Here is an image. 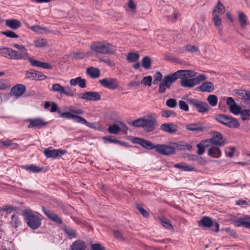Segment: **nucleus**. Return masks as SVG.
<instances>
[{
	"instance_id": "f257e3e1",
	"label": "nucleus",
	"mask_w": 250,
	"mask_h": 250,
	"mask_svg": "<svg viewBox=\"0 0 250 250\" xmlns=\"http://www.w3.org/2000/svg\"><path fill=\"white\" fill-rule=\"evenodd\" d=\"M196 73L190 70H180L175 73L165 76L162 81L160 83L158 92L164 93L167 89H169L172 83L178 79H182L183 76L195 77Z\"/></svg>"
},
{
	"instance_id": "f03ea898",
	"label": "nucleus",
	"mask_w": 250,
	"mask_h": 250,
	"mask_svg": "<svg viewBox=\"0 0 250 250\" xmlns=\"http://www.w3.org/2000/svg\"><path fill=\"white\" fill-rule=\"evenodd\" d=\"M90 48L96 54H112L117 50L115 46L105 42H92Z\"/></svg>"
},
{
	"instance_id": "7ed1b4c3",
	"label": "nucleus",
	"mask_w": 250,
	"mask_h": 250,
	"mask_svg": "<svg viewBox=\"0 0 250 250\" xmlns=\"http://www.w3.org/2000/svg\"><path fill=\"white\" fill-rule=\"evenodd\" d=\"M23 215L27 225L32 229H36L41 226V218L35 215L31 210H25Z\"/></svg>"
},
{
	"instance_id": "20e7f679",
	"label": "nucleus",
	"mask_w": 250,
	"mask_h": 250,
	"mask_svg": "<svg viewBox=\"0 0 250 250\" xmlns=\"http://www.w3.org/2000/svg\"><path fill=\"white\" fill-rule=\"evenodd\" d=\"M214 118L217 122L229 128H236L240 126V124L237 119L226 115H216Z\"/></svg>"
},
{
	"instance_id": "39448f33",
	"label": "nucleus",
	"mask_w": 250,
	"mask_h": 250,
	"mask_svg": "<svg viewBox=\"0 0 250 250\" xmlns=\"http://www.w3.org/2000/svg\"><path fill=\"white\" fill-rule=\"evenodd\" d=\"M178 147V144L170 142L168 145H156L155 150L161 155L167 156L175 154V151Z\"/></svg>"
},
{
	"instance_id": "423d86ee",
	"label": "nucleus",
	"mask_w": 250,
	"mask_h": 250,
	"mask_svg": "<svg viewBox=\"0 0 250 250\" xmlns=\"http://www.w3.org/2000/svg\"><path fill=\"white\" fill-rule=\"evenodd\" d=\"M189 76H183L181 81V85L183 87H192L206 80V77L204 75H199L197 77L188 79Z\"/></svg>"
},
{
	"instance_id": "0eeeda50",
	"label": "nucleus",
	"mask_w": 250,
	"mask_h": 250,
	"mask_svg": "<svg viewBox=\"0 0 250 250\" xmlns=\"http://www.w3.org/2000/svg\"><path fill=\"white\" fill-rule=\"evenodd\" d=\"M188 103L195 107L200 113H206L209 109V106L207 103L198 101L195 99H188Z\"/></svg>"
},
{
	"instance_id": "6e6552de",
	"label": "nucleus",
	"mask_w": 250,
	"mask_h": 250,
	"mask_svg": "<svg viewBox=\"0 0 250 250\" xmlns=\"http://www.w3.org/2000/svg\"><path fill=\"white\" fill-rule=\"evenodd\" d=\"M213 137L209 139L206 140H203L202 143H208L210 145L222 146L225 144V141L223 140V137L222 135L217 131H214L212 132Z\"/></svg>"
},
{
	"instance_id": "1a4fd4ad",
	"label": "nucleus",
	"mask_w": 250,
	"mask_h": 250,
	"mask_svg": "<svg viewBox=\"0 0 250 250\" xmlns=\"http://www.w3.org/2000/svg\"><path fill=\"white\" fill-rule=\"evenodd\" d=\"M233 224L236 227L243 226L250 229V216L245 215L243 217L236 218L233 217L231 219Z\"/></svg>"
},
{
	"instance_id": "9d476101",
	"label": "nucleus",
	"mask_w": 250,
	"mask_h": 250,
	"mask_svg": "<svg viewBox=\"0 0 250 250\" xmlns=\"http://www.w3.org/2000/svg\"><path fill=\"white\" fill-rule=\"evenodd\" d=\"M99 83L104 87L110 89H116L119 87V83L116 78H108L100 80Z\"/></svg>"
},
{
	"instance_id": "9b49d317",
	"label": "nucleus",
	"mask_w": 250,
	"mask_h": 250,
	"mask_svg": "<svg viewBox=\"0 0 250 250\" xmlns=\"http://www.w3.org/2000/svg\"><path fill=\"white\" fill-rule=\"evenodd\" d=\"M52 90L54 92H60L68 97H73L75 95V91L72 90L70 87L68 86L63 87L58 83L52 85Z\"/></svg>"
},
{
	"instance_id": "f8f14e48",
	"label": "nucleus",
	"mask_w": 250,
	"mask_h": 250,
	"mask_svg": "<svg viewBox=\"0 0 250 250\" xmlns=\"http://www.w3.org/2000/svg\"><path fill=\"white\" fill-rule=\"evenodd\" d=\"M157 125L156 119L149 116L148 119L145 118L143 128L146 132H150L155 129Z\"/></svg>"
},
{
	"instance_id": "ddd939ff",
	"label": "nucleus",
	"mask_w": 250,
	"mask_h": 250,
	"mask_svg": "<svg viewBox=\"0 0 250 250\" xmlns=\"http://www.w3.org/2000/svg\"><path fill=\"white\" fill-rule=\"evenodd\" d=\"M13 47L19 50V51H16V60H26L27 57L29 55L27 49H26L23 45L18 44H14L13 45Z\"/></svg>"
},
{
	"instance_id": "4468645a",
	"label": "nucleus",
	"mask_w": 250,
	"mask_h": 250,
	"mask_svg": "<svg viewBox=\"0 0 250 250\" xmlns=\"http://www.w3.org/2000/svg\"><path fill=\"white\" fill-rule=\"evenodd\" d=\"M29 123L28 125V128H41L47 124V122H45L43 120L40 118L28 119L26 120Z\"/></svg>"
},
{
	"instance_id": "2eb2a0df",
	"label": "nucleus",
	"mask_w": 250,
	"mask_h": 250,
	"mask_svg": "<svg viewBox=\"0 0 250 250\" xmlns=\"http://www.w3.org/2000/svg\"><path fill=\"white\" fill-rule=\"evenodd\" d=\"M26 60L29 61L31 65L33 67H41L47 69H51L52 68V66L50 63L36 60L34 58L30 57L29 55L27 57Z\"/></svg>"
},
{
	"instance_id": "dca6fc26",
	"label": "nucleus",
	"mask_w": 250,
	"mask_h": 250,
	"mask_svg": "<svg viewBox=\"0 0 250 250\" xmlns=\"http://www.w3.org/2000/svg\"><path fill=\"white\" fill-rule=\"evenodd\" d=\"M80 98L87 101H98L101 99L100 94L95 91L86 92L79 94Z\"/></svg>"
},
{
	"instance_id": "f3484780",
	"label": "nucleus",
	"mask_w": 250,
	"mask_h": 250,
	"mask_svg": "<svg viewBox=\"0 0 250 250\" xmlns=\"http://www.w3.org/2000/svg\"><path fill=\"white\" fill-rule=\"evenodd\" d=\"M16 50L9 47H1L0 48V55L9 59L16 60Z\"/></svg>"
},
{
	"instance_id": "a211bd4d",
	"label": "nucleus",
	"mask_w": 250,
	"mask_h": 250,
	"mask_svg": "<svg viewBox=\"0 0 250 250\" xmlns=\"http://www.w3.org/2000/svg\"><path fill=\"white\" fill-rule=\"evenodd\" d=\"M42 209L44 214L51 221L58 224H62V219L57 214L44 207H42Z\"/></svg>"
},
{
	"instance_id": "6ab92c4d",
	"label": "nucleus",
	"mask_w": 250,
	"mask_h": 250,
	"mask_svg": "<svg viewBox=\"0 0 250 250\" xmlns=\"http://www.w3.org/2000/svg\"><path fill=\"white\" fill-rule=\"evenodd\" d=\"M200 223L204 227H209L212 226V229L215 231L218 232L219 230V225L218 223L215 222L213 224L212 220L208 217H204L200 220Z\"/></svg>"
},
{
	"instance_id": "aec40b11",
	"label": "nucleus",
	"mask_w": 250,
	"mask_h": 250,
	"mask_svg": "<svg viewBox=\"0 0 250 250\" xmlns=\"http://www.w3.org/2000/svg\"><path fill=\"white\" fill-rule=\"evenodd\" d=\"M68 109L69 112H63L61 115V117L62 118L72 119L73 120L75 114L77 115H81L83 113V111L81 109H73L71 106L69 107Z\"/></svg>"
},
{
	"instance_id": "412c9836",
	"label": "nucleus",
	"mask_w": 250,
	"mask_h": 250,
	"mask_svg": "<svg viewBox=\"0 0 250 250\" xmlns=\"http://www.w3.org/2000/svg\"><path fill=\"white\" fill-rule=\"evenodd\" d=\"M178 126L173 123H165L160 126V129L169 134H173L178 131Z\"/></svg>"
},
{
	"instance_id": "4be33fe9",
	"label": "nucleus",
	"mask_w": 250,
	"mask_h": 250,
	"mask_svg": "<svg viewBox=\"0 0 250 250\" xmlns=\"http://www.w3.org/2000/svg\"><path fill=\"white\" fill-rule=\"evenodd\" d=\"M65 151L62 149L50 150L46 148L43 150V153L47 158H56L58 156H61L65 153Z\"/></svg>"
},
{
	"instance_id": "5701e85b",
	"label": "nucleus",
	"mask_w": 250,
	"mask_h": 250,
	"mask_svg": "<svg viewBox=\"0 0 250 250\" xmlns=\"http://www.w3.org/2000/svg\"><path fill=\"white\" fill-rule=\"evenodd\" d=\"M134 143L148 149H155L156 145H154L152 143L148 140L136 138L134 139Z\"/></svg>"
},
{
	"instance_id": "b1692460",
	"label": "nucleus",
	"mask_w": 250,
	"mask_h": 250,
	"mask_svg": "<svg viewBox=\"0 0 250 250\" xmlns=\"http://www.w3.org/2000/svg\"><path fill=\"white\" fill-rule=\"evenodd\" d=\"M25 90V85L22 84H17L11 89V92L15 97H19L24 93Z\"/></svg>"
},
{
	"instance_id": "393cba45",
	"label": "nucleus",
	"mask_w": 250,
	"mask_h": 250,
	"mask_svg": "<svg viewBox=\"0 0 250 250\" xmlns=\"http://www.w3.org/2000/svg\"><path fill=\"white\" fill-rule=\"evenodd\" d=\"M85 242L81 240H77L71 245L70 250H86Z\"/></svg>"
},
{
	"instance_id": "a878e982",
	"label": "nucleus",
	"mask_w": 250,
	"mask_h": 250,
	"mask_svg": "<svg viewBox=\"0 0 250 250\" xmlns=\"http://www.w3.org/2000/svg\"><path fill=\"white\" fill-rule=\"evenodd\" d=\"M5 25L12 29L16 30L21 26V22L17 19H9L5 21Z\"/></svg>"
},
{
	"instance_id": "bb28decb",
	"label": "nucleus",
	"mask_w": 250,
	"mask_h": 250,
	"mask_svg": "<svg viewBox=\"0 0 250 250\" xmlns=\"http://www.w3.org/2000/svg\"><path fill=\"white\" fill-rule=\"evenodd\" d=\"M186 129L187 130L194 132H202L204 131V128L199 124H187L186 126Z\"/></svg>"
},
{
	"instance_id": "cd10ccee",
	"label": "nucleus",
	"mask_w": 250,
	"mask_h": 250,
	"mask_svg": "<svg viewBox=\"0 0 250 250\" xmlns=\"http://www.w3.org/2000/svg\"><path fill=\"white\" fill-rule=\"evenodd\" d=\"M208 155L213 158H219L221 155V151L218 147L213 146L208 149Z\"/></svg>"
},
{
	"instance_id": "c85d7f7f",
	"label": "nucleus",
	"mask_w": 250,
	"mask_h": 250,
	"mask_svg": "<svg viewBox=\"0 0 250 250\" xmlns=\"http://www.w3.org/2000/svg\"><path fill=\"white\" fill-rule=\"evenodd\" d=\"M71 85L75 86L78 84L81 88H84L86 86V81L84 79L81 77H77L75 79H72L70 81Z\"/></svg>"
},
{
	"instance_id": "c756f323",
	"label": "nucleus",
	"mask_w": 250,
	"mask_h": 250,
	"mask_svg": "<svg viewBox=\"0 0 250 250\" xmlns=\"http://www.w3.org/2000/svg\"><path fill=\"white\" fill-rule=\"evenodd\" d=\"M202 92H211L214 90V86L211 82H204L199 87Z\"/></svg>"
},
{
	"instance_id": "7c9ffc66",
	"label": "nucleus",
	"mask_w": 250,
	"mask_h": 250,
	"mask_svg": "<svg viewBox=\"0 0 250 250\" xmlns=\"http://www.w3.org/2000/svg\"><path fill=\"white\" fill-rule=\"evenodd\" d=\"M212 21L214 22V25L218 30V33L221 35L222 33V26L221 18L217 15H214L212 18Z\"/></svg>"
},
{
	"instance_id": "2f4dec72",
	"label": "nucleus",
	"mask_w": 250,
	"mask_h": 250,
	"mask_svg": "<svg viewBox=\"0 0 250 250\" xmlns=\"http://www.w3.org/2000/svg\"><path fill=\"white\" fill-rule=\"evenodd\" d=\"M28 28L30 29L33 31L39 34L49 33L52 32L51 31H50L46 28L41 27L37 25H35L31 27H28Z\"/></svg>"
},
{
	"instance_id": "473e14b6",
	"label": "nucleus",
	"mask_w": 250,
	"mask_h": 250,
	"mask_svg": "<svg viewBox=\"0 0 250 250\" xmlns=\"http://www.w3.org/2000/svg\"><path fill=\"white\" fill-rule=\"evenodd\" d=\"M86 73L92 78H97L100 76V70L95 67H90L87 68Z\"/></svg>"
},
{
	"instance_id": "72a5a7b5",
	"label": "nucleus",
	"mask_w": 250,
	"mask_h": 250,
	"mask_svg": "<svg viewBox=\"0 0 250 250\" xmlns=\"http://www.w3.org/2000/svg\"><path fill=\"white\" fill-rule=\"evenodd\" d=\"M225 12V7L220 1H218L217 4L214 6L212 14L216 15L223 14Z\"/></svg>"
},
{
	"instance_id": "f704fd0d",
	"label": "nucleus",
	"mask_w": 250,
	"mask_h": 250,
	"mask_svg": "<svg viewBox=\"0 0 250 250\" xmlns=\"http://www.w3.org/2000/svg\"><path fill=\"white\" fill-rule=\"evenodd\" d=\"M10 224L14 228H18L21 224L19 217L16 215H12L11 218Z\"/></svg>"
},
{
	"instance_id": "c9c22d12",
	"label": "nucleus",
	"mask_w": 250,
	"mask_h": 250,
	"mask_svg": "<svg viewBox=\"0 0 250 250\" xmlns=\"http://www.w3.org/2000/svg\"><path fill=\"white\" fill-rule=\"evenodd\" d=\"M22 167L27 170H29L35 173L40 172L42 170V168L33 164L30 165H25L23 166Z\"/></svg>"
},
{
	"instance_id": "e433bc0d",
	"label": "nucleus",
	"mask_w": 250,
	"mask_h": 250,
	"mask_svg": "<svg viewBox=\"0 0 250 250\" xmlns=\"http://www.w3.org/2000/svg\"><path fill=\"white\" fill-rule=\"evenodd\" d=\"M239 114L243 121H248L250 119V109H243L240 110Z\"/></svg>"
},
{
	"instance_id": "4c0bfd02",
	"label": "nucleus",
	"mask_w": 250,
	"mask_h": 250,
	"mask_svg": "<svg viewBox=\"0 0 250 250\" xmlns=\"http://www.w3.org/2000/svg\"><path fill=\"white\" fill-rule=\"evenodd\" d=\"M120 131H121V128L116 124L110 125L108 128V131L111 134H117Z\"/></svg>"
},
{
	"instance_id": "58836bf2",
	"label": "nucleus",
	"mask_w": 250,
	"mask_h": 250,
	"mask_svg": "<svg viewBox=\"0 0 250 250\" xmlns=\"http://www.w3.org/2000/svg\"><path fill=\"white\" fill-rule=\"evenodd\" d=\"M47 44V40L44 38H38L35 41V45L38 48L44 47Z\"/></svg>"
},
{
	"instance_id": "ea45409f",
	"label": "nucleus",
	"mask_w": 250,
	"mask_h": 250,
	"mask_svg": "<svg viewBox=\"0 0 250 250\" xmlns=\"http://www.w3.org/2000/svg\"><path fill=\"white\" fill-rule=\"evenodd\" d=\"M139 58V55L138 53H130L127 55L126 60L129 62H135Z\"/></svg>"
},
{
	"instance_id": "a19ab883",
	"label": "nucleus",
	"mask_w": 250,
	"mask_h": 250,
	"mask_svg": "<svg viewBox=\"0 0 250 250\" xmlns=\"http://www.w3.org/2000/svg\"><path fill=\"white\" fill-rule=\"evenodd\" d=\"M151 60L148 56H145L142 60V66L146 69H148L151 66Z\"/></svg>"
},
{
	"instance_id": "79ce46f5",
	"label": "nucleus",
	"mask_w": 250,
	"mask_h": 250,
	"mask_svg": "<svg viewBox=\"0 0 250 250\" xmlns=\"http://www.w3.org/2000/svg\"><path fill=\"white\" fill-rule=\"evenodd\" d=\"M239 21L240 25L242 28H245L247 24L246 17L244 13L241 12L239 13Z\"/></svg>"
},
{
	"instance_id": "37998d69",
	"label": "nucleus",
	"mask_w": 250,
	"mask_h": 250,
	"mask_svg": "<svg viewBox=\"0 0 250 250\" xmlns=\"http://www.w3.org/2000/svg\"><path fill=\"white\" fill-rule=\"evenodd\" d=\"M144 120L145 118H140L133 121L130 123V125L133 126L137 127H142L143 128Z\"/></svg>"
},
{
	"instance_id": "c03bdc74",
	"label": "nucleus",
	"mask_w": 250,
	"mask_h": 250,
	"mask_svg": "<svg viewBox=\"0 0 250 250\" xmlns=\"http://www.w3.org/2000/svg\"><path fill=\"white\" fill-rule=\"evenodd\" d=\"M64 231L70 238H75L77 236L76 231L70 228L65 227L64 228Z\"/></svg>"
},
{
	"instance_id": "a18cd8bd",
	"label": "nucleus",
	"mask_w": 250,
	"mask_h": 250,
	"mask_svg": "<svg viewBox=\"0 0 250 250\" xmlns=\"http://www.w3.org/2000/svg\"><path fill=\"white\" fill-rule=\"evenodd\" d=\"M161 115L163 117L165 118H169V117H173L176 116V113L171 111V110H163L161 112Z\"/></svg>"
},
{
	"instance_id": "49530a36",
	"label": "nucleus",
	"mask_w": 250,
	"mask_h": 250,
	"mask_svg": "<svg viewBox=\"0 0 250 250\" xmlns=\"http://www.w3.org/2000/svg\"><path fill=\"white\" fill-rule=\"evenodd\" d=\"M37 78L36 71H26L25 72V78L32 80H36Z\"/></svg>"
},
{
	"instance_id": "de8ad7c7",
	"label": "nucleus",
	"mask_w": 250,
	"mask_h": 250,
	"mask_svg": "<svg viewBox=\"0 0 250 250\" xmlns=\"http://www.w3.org/2000/svg\"><path fill=\"white\" fill-rule=\"evenodd\" d=\"M207 101L210 105L212 106H215L218 102L217 97L214 95H210L207 98Z\"/></svg>"
},
{
	"instance_id": "09e8293b",
	"label": "nucleus",
	"mask_w": 250,
	"mask_h": 250,
	"mask_svg": "<svg viewBox=\"0 0 250 250\" xmlns=\"http://www.w3.org/2000/svg\"><path fill=\"white\" fill-rule=\"evenodd\" d=\"M161 224L166 229H173V226L171 224L170 220L166 218L161 219Z\"/></svg>"
},
{
	"instance_id": "8fccbe9b",
	"label": "nucleus",
	"mask_w": 250,
	"mask_h": 250,
	"mask_svg": "<svg viewBox=\"0 0 250 250\" xmlns=\"http://www.w3.org/2000/svg\"><path fill=\"white\" fill-rule=\"evenodd\" d=\"M154 80L153 83L154 84H157L159 82H161L163 80V76L160 72H157L153 76Z\"/></svg>"
},
{
	"instance_id": "3c124183",
	"label": "nucleus",
	"mask_w": 250,
	"mask_h": 250,
	"mask_svg": "<svg viewBox=\"0 0 250 250\" xmlns=\"http://www.w3.org/2000/svg\"><path fill=\"white\" fill-rule=\"evenodd\" d=\"M1 34L2 35H5L7 37L10 38H18L19 37V36L14 32L9 30L6 31H1Z\"/></svg>"
},
{
	"instance_id": "603ef678",
	"label": "nucleus",
	"mask_w": 250,
	"mask_h": 250,
	"mask_svg": "<svg viewBox=\"0 0 250 250\" xmlns=\"http://www.w3.org/2000/svg\"><path fill=\"white\" fill-rule=\"evenodd\" d=\"M166 104L169 107L174 108L177 105V101L175 99L170 98L167 101Z\"/></svg>"
},
{
	"instance_id": "864d4df0",
	"label": "nucleus",
	"mask_w": 250,
	"mask_h": 250,
	"mask_svg": "<svg viewBox=\"0 0 250 250\" xmlns=\"http://www.w3.org/2000/svg\"><path fill=\"white\" fill-rule=\"evenodd\" d=\"M152 83V77L150 76L145 77L141 81V83L150 86Z\"/></svg>"
},
{
	"instance_id": "5fc2aeb1",
	"label": "nucleus",
	"mask_w": 250,
	"mask_h": 250,
	"mask_svg": "<svg viewBox=\"0 0 250 250\" xmlns=\"http://www.w3.org/2000/svg\"><path fill=\"white\" fill-rule=\"evenodd\" d=\"M241 110V108L236 104L229 108L230 111L234 115L239 114Z\"/></svg>"
},
{
	"instance_id": "6e6d98bb",
	"label": "nucleus",
	"mask_w": 250,
	"mask_h": 250,
	"mask_svg": "<svg viewBox=\"0 0 250 250\" xmlns=\"http://www.w3.org/2000/svg\"><path fill=\"white\" fill-rule=\"evenodd\" d=\"M136 208L139 211L140 213L144 217H147L149 215V213L148 211L146 210L144 208H143L142 207L140 206L139 205L137 204L136 205Z\"/></svg>"
},
{
	"instance_id": "4d7b16f0",
	"label": "nucleus",
	"mask_w": 250,
	"mask_h": 250,
	"mask_svg": "<svg viewBox=\"0 0 250 250\" xmlns=\"http://www.w3.org/2000/svg\"><path fill=\"white\" fill-rule=\"evenodd\" d=\"M10 86L6 80H0V90H4L9 88Z\"/></svg>"
},
{
	"instance_id": "13d9d810",
	"label": "nucleus",
	"mask_w": 250,
	"mask_h": 250,
	"mask_svg": "<svg viewBox=\"0 0 250 250\" xmlns=\"http://www.w3.org/2000/svg\"><path fill=\"white\" fill-rule=\"evenodd\" d=\"M179 106L180 109L185 111H188V105L184 101H180L179 102Z\"/></svg>"
},
{
	"instance_id": "bf43d9fd",
	"label": "nucleus",
	"mask_w": 250,
	"mask_h": 250,
	"mask_svg": "<svg viewBox=\"0 0 250 250\" xmlns=\"http://www.w3.org/2000/svg\"><path fill=\"white\" fill-rule=\"evenodd\" d=\"M73 120L77 123H80L85 125L87 124V121L85 120V119L78 115H75Z\"/></svg>"
},
{
	"instance_id": "052dcab7",
	"label": "nucleus",
	"mask_w": 250,
	"mask_h": 250,
	"mask_svg": "<svg viewBox=\"0 0 250 250\" xmlns=\"http://www.w3.org/2000/svg\"><path fill=\"white\" fill-rule=\"evenodd\" d=\"M235 148L233 147H228L225 151L226 155L227 157L231 158L233 156Z\"/></svg>"
},
{
	"instance_id": "680f3d73",
	"label": "nucleus",
	"mask_w": 250,
	"mask_h": 250,
	"mask_svg": "<svg viewBox=\"0 0 250 250\" xmlns=\"http://www.w3.org/2000/svg\"><path fill=\"white\" fill-rule=\"evenodd\" d=\"M91 248L92 250H105V248L100 243L92 244Z\"/></svg>"
},
{
	"instance_id": "e2e57ef3",
	"label": "nucleus",
	"mask_w": 250,
	"mask_h": 250,
	"mask_svg": "<svg viewBox=\"0 0 250 250\" xmlns=\"http://www.w3.org/2000/svg\"><path fill=\"white\" fill-rule=\"evenodd\" d=\"M128 7L132 11L135 12L136 9V4L133 0H129L127 3Z\"/></svg>"
},
{
	"instance_id": "0e129e2a",
	"label": "nucleus",
	"mask_w": 250,
	"mask_h": 250,
	"mask_svg": "<svg viewBox=\"0 0 250 250\" xmlns=\"http://www.w3.org/2000/svg\"><path fill=\"white\" fill-rule=\"evenodd\" d=\"M37 78L36 81H42L46 79V76L41 71H36Z\"/></svg>"
},
{
	"instance_id": "69168bd1",
	"label": "nucleus",
	"mask_w": 250,
	"mask_h": 250,
	"mask_svg": "<svg viewBox=\"0 0 250 250\" xmlns=\"http://www.w3.org/2000/svg\"><path fill=\"white\" fill-rule=\"evenodd\" d=\"M236 94L240 98L245 100V93H246V90L237 89L235 91Z\"/></svg>"
},
{
	"instance_id": "338daca9",
	"label": "nucleus",
	"mask_w": 250,
	"mask_h": 250,
	"mask_svg": "<svg viewBox=\"0 0 250 250\" xmlns=\"http://www.w3.org/2000/svg\"><path fill=\"white\" fill-rule=\"evenodd\" d=\"M195 168L192 166L188 165L186 163H184L183 171H194Z\"/></svg>"
},
{
	"instance_id": "774afa93",
	"label": "nucleus",
	"mask_w": 250,
	"mask_h": 250,
	"mask_svg": "<svg viewBox=\"0 0 250 250\" xmlns=\"http://www.w3.org/2000/svg\"><path fill=\"white\" fill-rule=\"evenodd\" d=\"M178 146L179 147L177 149L189 150L191 148V146L187 143L183 145H178Z\"/></svg>"
}]
</instances>
